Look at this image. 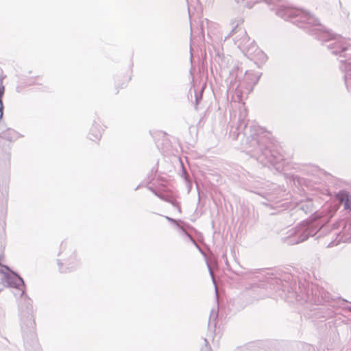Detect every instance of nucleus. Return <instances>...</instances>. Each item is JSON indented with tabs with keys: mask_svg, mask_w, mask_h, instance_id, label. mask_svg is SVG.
Here are the masks:
<instances>
[{
	"mask_svg": "<svg viewBox=\"0 0 351 351\" xmlns=\"http://www.w3.org/2000/svg\"><path fill=\"white\" fill-rule=\"evenodd\" d=\"M11 133L12 132L10 130L3 132L1 134H0V147L3 145L5 141H11L12 139L10 138V136H11Z\"/></svg>",
	"mask_w": 351,
	"mask_h": 351,
	"instance_id": "f257e3e1",
	"label": "nucleus"
},
{
	"mask_svg": "<svg viewBox=\"0 0 351 351\" xmlns=\"http://www.w3.org/2000/svg\"><path fill=\"white\" fill-rule=\"evenodd\" d=\"M339 199L341 202L345 201L344 207L346 209H351V202L350 201L347 195H341Z\"/></svg>",
	"mask_w": 351,
	"mask_h": 351,
	"instance_id": "f03ea898",
	"label": "nucleus"
},
{
	"mask_svg": "<svg viewBox=\"0 0 351 351\" xmlns=\"http://www.w3.org/2000/svg\"><path fill=\"white\" fill-rule=\"evenodd\" d=\"M3 102H2V100L0 99V118H1L3 116Z\"/></svg>",
	"mask_w": 351,
	"mask_h": 351,
	"instance_id": "7ed1b4c3",
	"label": "nucleus"
},
{
	"mask_svg": "<svg viewBox=\"0 0 351 351\" xmlns=\"http://www.w3.org/2000/svg\"><path fill=\"white\" fill-rule=\"evenodd\" d=\"M3 90H0V97H1L3 95Z\"/></svg>",
	"mask_w": 351,
	"mask_h": 351,
	"instance_id": "20e7f679",
	"label": "nucleus"
}]
</instances>
